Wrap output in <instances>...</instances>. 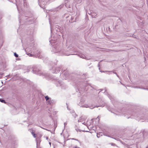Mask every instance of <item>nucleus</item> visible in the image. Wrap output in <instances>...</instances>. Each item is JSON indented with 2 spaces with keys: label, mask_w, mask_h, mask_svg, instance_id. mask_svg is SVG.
<instances>
[{
  "label": "nucleus",
  "mask_w": 148,
  "mask_h": 148,
  "mask_svg": "<svg viewBox=\"0 0 148 148\" xmlns=\"http://www.w3.org/2000/svg\"><path fill=\"white\" fill-rule=\"evenodd\" d=\"M121 111L122 112H123V110H121Z\"/></svg>",
  "instance_id": "09e8293b"
},
{
  "label": "nucleus",
  "mask_w": 148,
  "mask_h": 148,
  "mask_svg": "<svg viewBox=\"0 0 148 148\" xmlns=\"http://www.w3.org/2000/svg\"><path fill=\"white\" fill-rule=\"evenodd\" d=\"M94 13H92V14H91V15L92 16V17H95V16H96V14L95 15L94 14Z\"/></svg>",
  "instance_id": "6ab92c4d"
},
{
  "label": "nucleus",
  "mask_w": 148,
  "mask_h": 148,
  "mask_svg": "<svg viewBox=\"0 0 148 148\" xmlns=\"http://www.w3.org/2000/svg\"><path fill=\"white\" fill-rule=\"evenodd\" d=\"M49 42L51 45L53 46L52 51L54 53H58L59 55L61 56H68L71 55L65 51L61 46H60L58 43H56V42H55L53 39L50 40Z\"/></svg>",
  "instance_id": "f257e3e1"
},
{
  "label": "nucleus",
  "mask_w": 148,
  "mask_h": 148,
  "mask_svg": "<svg viewBox=\"0 0 148 148\" xmlns=\"http://www.w3.org/2000/svg\"><path fill=\"white\" fill-rule=\"evenodd\" d=\"M32 68V71L34 73L40 76H44L45 77L47 76L48 75L47 74L43 73L41 71L39 68H38V67L36 66H33Z\"/></svg>",
  "instance_id": "f03ea898"
},
{
  "label": "nucleus",
  "mask_w": 148,
  "mask_h": 148,
  "mask_svg": "<svg viewBox=\"0 0 148 148\" xmlns=\"http://www.w3.org/2000/svg\"><path fill=\"white\" fill-rule=\"evenodd\" d=\"M87 12V11H86V13H88V14H91V15L92 13V12H90L89 13H88Z\"/></svg>",
  "instance_id": "cd10ccee"
},
{
  "label": "nucleus",
  "mask_w": 148,
  "mask_h": 148,
  "mask_svg": "<svg viewBox=\"0 0 148 148\" xmlns=\"http://www.w3.org/2000/svg\"><path fill=\"white\" fill-rule=\"evenodd\" d=\"M0 101L2 103H5V100L2 99H0Z\"/></svg>",
  "instance_id": "dca6fc26"
},
{
  "label": "nucleus",
  "mask_w": 148,
  "mask_h": 148,
  "mask_svg": "<svg viewBox=\"0 0 148 148\" xmlns=\"http://www.w3.org/2000/svg\"><path fill=\"white\" fill-rule=\"evenodd\" d=\"M105 92H106V88H105Z\"/></svg>",
  "instance_id": "ea45409f"
},
{
  "label": "nucleus",
  "mask_w": 148,
  "mask_h": 148,
  "mask_svg": "<svg viewBox=\"0 0 148 148\" xmlns=\"http://www.w3.org/2000/svg\"><path fill=\"white\" fill-rule=\"evenodd\" d=\"M55 29L57 32H60V33H57V34L60 36L63 29L62 28L59 26L58 25H56L55 27Z\"/></svg>",
  "instance_id": "7ed1b4c3"
},
{
  "label": "nucleus",
  "mask_w": 148,
  "mask_h": 148,
  "mask_svg": "<svg viewBox=\"0 0 148 148\" xmlns=\"http://www.w3.org/2000/svg\"><path fill=\"white\" fill-rule=\"evenodd\" d=\"M40 142V139L39 138H38L36 139V147L38 148V145H39Z\"/></svg>",
  "instance_id": "6e6552de"
},
{
  "label": "nucleus",
  "mask_w": 148,
  "mask_h": 148,
  "mask_svg": "<svg viewBox=\"0 0 148 148\" xmlns=\"http://www.w3.org/2000/svg\"><path fill=\"white\" fill-rule=\"evenodd\" d=\"M49 143L50 145V146L51 147V142H49Z\"/></svg>",
  "instance_id": "e433bc0d"
},
{
  "label": "nucleus",
  "mask_w": 148,
  "mask_h": 148,
  "mask_svg": "<svg viewBox=\"0 0 148 148\" xmlns=\"http://www.w3.org/2000/svg\"><path fill=\"white\" fill-rule=\"evenodd\" d=\"M75 140H77V139H75Z\"/></svg>",
  "instance_id": "49530a36"
},
{
  "label": "nucleus",
  "mask_w": 148,
  "mask_h": 148,
  "mask_svg": "<svg viewBox=\"0 0 148 148\" xmlns=\"http://www.w3.org/2000/svg\"><path fill=\"white\" fill-rule=\"evenodd\" d=\"M97 137H98V136H98V134H97Z\"/></svg>",
  "instance_id": "c03bdc74"
},
{
  "label": "nucleus",
  "mask_w": 148,
  "mask_h": 148,
  "mask_svg": "<svg viewBox=\"0 0 148 148\" xmlns=\"http://www.w3.org/2000/svg\"><path fill=\"white\" fill-rule=\"evenodd\" d=\"M67 123H64V127L65 126H66V125H67Z\"/></svg>",
  "instance_id": "2f4dec72"
},
{
  "label": "nucleus",
  "mask_w": 148,
  "mask_h": 148,
  "mask_svg": "<svg viewBox=\"0 0 148 148\" xmlns=\"http://www.w3.org/2000/svg\"><path fill=\"white\" fill-rule=\"evenodd\" d=\"M23 2H24V6H25L27 5L26 2V1H24Z\"/></svg>",
  "instance_id": "aec40b11"
},
{
  "label": "nucleus",
  "mask_w": 148,
  "mask_h": 148,
  "mask_svg": "<svg viewBox=\"0 0 148 148\" xmlns=\"http://www.w3.org/2000/svg\"><path fill=\"white\" fill-rule=\"evenodd\" d=\"M83 123V124H84V125H85V123H84H84Z\"/></svg>",
  "instance_id": "a19ab883"
},
{
  "label": "nucleus",
  "mask_w": 148,
  "mask_h": 148,
  "mask_svg": "<svg viewBox=\"0 0 148 148\" xmlns=\"http://www.w3.org/2000/svg\"><path fill=\"white\" fill-rule=\"evenodd\" d=\"M113 143H112V145H113Z\"/></svg>",
  "instance_id": "de8ad7c7"
},
{
  "label": "nucleus",
  "mask_w": 148,
  "mask_h": 148,
  "mask_svg": "<svg viewBox=\"0 0 148 148\" xmlns=\"http://www.w3.org/2000/svg\"><path fill=\"white\" fill-rule=\"evenodd\" d=\"M97 137H98V136H98V134H97Z\"/></svg>",
  "instance_id": "a18cd8bd"
},
{
  "label": "nucleus",
  "mask_w": 148,
  "mask_h": 148,
  "mask_svg": "<svg viewBox=\"0 0 148 148\" xmlns=\"http://www.w3.org/2000/svg\"><path fill=\"white\" fill-rule=\"evenodd\" d=\"M79 105L81 107L88 108V107H89L88 105L85 104H82V102H80L79 103Z\"/></svg>",
  "instance_id": "423d86ee"
},
{
  "label": "nucleus",
  "mask_w": 148,
  "mask_h": 148,
  "mask_svg": "<svg viewBox=\"0 0 148 148\" xmlns=\"http://www.w3.org/2000/svg\"><path fill=\"white\" fill-rule=\"evenodd\" d=\"M99 70H100V67L99 68ZM100 71L101 72H113V73L115 74H117L116 72H114V71H101L100 70Z\"/></svg>",
  "instance_id": "9d476101"
},
{
  "label": "nucleus",
  "mask_w": 148,
  "mask_h": 148,
  "mask_svg": "<svg viewBox=\"0 0 148 148\" xmlns=\"http://www.w3.org/2000/svg\"><path fill=\"white\" fill-rule=\"evenodd\" d=\"M78 56L82 58H84L88 60V59H87L86 58V57L83 54H78Z\"/></svg>",
  "instance_id": "1a4fd4ad"
},
{
  "label": "nucleus",
  "mask_w": 148,
  "mask_h": 148,
  "mask_svg": "<svg viewBox=\"0 0 148 148\" xmlns=\"http://www.w3.org/2000/svg\"><path fill=\"white\" fill-rule=\"evenodd\" d=\"M108 97L110 98V100H111V101H112L113 99V97L111 96L110 95H108Z\"/></svg>",
  "instance_id": "f8f14e48"
},
{
  "label": "nucleus",
  "mask_w": 148,
  "mask_h": 148,
  "mask_svg": "<svg viewBox=\"0 0 148 148\" xmlns=\"http://www.w3.org/2000/svg\"><path fill=\"white\" fill-rule=\"evenodd\" d=\"M45 99L47 101L50 98L48 96H47L45 97Z\"/></svg>",
  "instance_id": "4468645a"
},
{
  "label": "nucleus",
  "mask_w": 148,
  "mask_h": 148,
  "mask_svg": "<svg viewBox=\"0 0 148 148\" xmlns=\"http://www.w3.org/2000/svg\"><path fill=\"white\" fill-rule=\"evenodd\" d=\"M32 133V135L34 137V138H36V135H35V134L34 133V132H31Z\"/></svg>",
  "instance_id": "f3484780"
},
{
  "label": "nucleus",
  "mask_w": 148,
  "mask_h": 148,
  "mask_svg": "<svg viewBox=\"0 0 148 148\" xmlns=\"http://www.w3.org/2000/svg\"><path fill=\"white\" fill-rule=\"evenodd\" d=\"M116 76L118 77H119V76L118 75L116 74Z\"/></svg>",
  "instance_id": "72a5a7b5"
},
{
  "label": "nucleus",
  "mask_w": 148,
  "mask_h": 148,
  "mask_svg": "<svg viewBox=\"0 0 148 148\" xmlns=\"http://www.w3.org/2000/svg\"><path fill=\"white\" fill-rule=\"evenodd\" d=\"M49 22H50V25H51V33H52V32H53V30H52L51 25L50 21H49Z\"/></svg>",
  "instance_id": "bb28decb"
},
{
  "label": "nucleus",
  "mask_w": 148,
  "mask_h": 148,
  "mask_svg": "<svg viewBox=\"0 0 148 148\" xmlns=\"http://www.w3.org/2000/svg\"><path fill=\"white\" fill-rule=\"evenodd\" d=\"M135 88H141V89H147L145 88H140V87H136Z\"/></svg>",
  "instance_id": "a878e982"
},
{
  "label": "nucleus",
  "mask_w": 148,
  "mask_h": 148,
  "mask_svg": "<svg viewBox=\"0 0 148 148\" xmlns=\"http://www.w3.org/2000/svg\"><path fill=\"white\" fill-rule=\"evenodd\" d=\"M75 148H80L79 147H77L76 146V147H75Z\"/></svg>",
  "instance_id": "4c0bfd02"
},
{
  "label": "nucleus",
  "mask_w": 148,
  "mask_h": 148,
  "mask_svg": "<svg viewBox=\"0 0 148 148\" xmlns=\"http://www.w3.org/2000/svg\"><path fill=\"white\" fill-rule=\"evenodd\" d=\"M138 117L139 118V119H143V117H142V116H140V115H139L138 116H137V119H136L137 120H139V118H138Z\"/></svg>",
  "instance_id": "ddd939ff"
},
{
  "label": "nucleus",
  "mask_w": 148,
  "mask_h": 148,
  "mask_svg": "<svg viewBox=\"0 0 148 148\" xmlns=\"http://www.w3.org/2000/svg\"><path fill=\"white\" fill-rule=\"evenodd\" d=\"M37 56H38V58L40 59H42L43 58L41 56V55H40V54H39L38 56V55H37Z\"/></svg>",
  "instance_id": "2eb2a0df"
},
{
  "label": "nucleus",
  "mask_w": 148,
  "mask_h": 148,
  "mask_svg": "<svg viewBox=\"0 0 148 148\" xmlns=\"http://www.w3.org/2000/svg\"><path fill=\"white\" fill-rule=\"evenodd\" d=\"M128 114H132V115H133V113L132 114L131 113H129V112H126V113H125V114H128ZM134 115H135V114H134Z\"/></svg>",
  "instance_id": "b1692460"
},
{
  "label": "nucleus",
  "mask_w": 148,
  "mask_h": 148,
  "mask_svg": "<svg viewBox=\"0 0 148 148\" xmlns=\"http://www.w3.org/2000/svg\"><path fill=\"white\" fill-rule=\"evenodd\" d=\"M54 101L53 100H51V99H50L47 101V103L48 104L52 105L53 104Z\"/></svg>",
  "instance_id": "0eeeda50"
},
{
  "label": "nucleus",
  "mask_w": 148,
  "mask_h": 148,
  "mask_svg": "<svg viewBox=\"0 0 148 148\" xmlns=\"http://www.w3.org/2000/svg\"><path fill=\"white\" fill-rule=\"evenodd\" d=\"M59 84L60 85V86H61L62 84V82L61 81H58Z\"/></svg>",
  "instance_id": "4be33fe9"
},
{
  "label": "nucleus",
  "mask_w": 148,
  "mask_h": 148,
  "mask_svg": "<svg viewBox=\"0 0 148 148\" xmlns=\"http://www.w3.org/2000/svg\"><path fill=\"white\" fill-rule=\"evenodd\" d=\"M75 130H76V131L77 132H78V131L80 132H81V130L79 129H75Z\"/></svg>",
  "instance_id": "393cba45"
},
{
  "label": "nucleus",
  "mask_w": 148,
  "mask_h": 148,
  "mask_svg": "<svg viewBox=\"0 0 148 148\" xmlns=\"http://www.w3.org/2000/svg\"><path fill=\"white\" fill-rule=\"evenodd\" d=\"M63 71V70L62 69L61 70V71Z\"/></svg>",
  "instance_id": "79ce46f5"
},
{
  "label": "nucleus",
  "mask_w": 148,
  "mask_h": 148,
  "mask_svg": "<svg viewBox=\"0 0 148 148\" xmlns=\"http://www.w3.org/2000/svg\"><path fill=\"white\" fill-rule=\"evenodd\" d=\"M38 147H40V146H38Z\"/></svg>",
  "instance_id": "864d4df0"
},
{
  "label": "nucleus",
  "mask_w": 148,
  "mask_h": 148,
  "mask_svg": "<svg viewBox=\"0 0 148 148\" xmlns=\"http://www.w3.org/2000/svg\"><path fill=\"white\" fill-rule=\"evenodd\" d=\"M48 130V131H49V130Z\"/></svg>",
  "instance_id": "3c124183"
},
{
  "label": "nucleus",
  "mask_w": 148,
  "mask_h": 148,
  "mask_svg": "<svg viewBox=\"0 0 148 148\" xmlns=\"http://www.w3.org/2000/svg\"><path fill=\"white\" fill-rule=\"evenodd\" d=\"M47 3L46 0H41L40 3L39 4L40 6L43 9H44L45 8V5Z\"/></svg>",
  "instance_id": "20e7f679"
},
{
  "label": "nucleus",
  "mask_w": 148,
  "mask_h": 148,
  "mask_svg": "<svg viewBox=\"0 0 148 148\" xmlns=\"http://www.w3.org/2000/svg\"><path fill=\"white\" fill-rule=\"evenodd\" d=\"M72 139L75 140V138H72Z\"/></svg>",
  "instance_id": "37998d69"
},
{
  "label": "nucleus",
  "mask_w": 148,
  "mask_h": 148,
  "mask_svg": "<svg viewBox=\"0 0 148 148\" xmlns=\"http://www.w3.org/2000/svg\"><path fill=\"white\" fill-rule=\"evenodd\" d=\"M73 115L75 118L77 116V115L74 113L73 114Z\"/></svg>",
  "instance_id": "412c9836"
},
{
  "label": "nucleus",
  "mask_w": 148,
  "mask_h": 148,
  "mask_svg": "<svg viewBox=\"0 0 148 148\" xmlns=\"http://www.w3.org/2000/svg\"><path fill=\"white\" fill-rule=\"evenodd\" d=\"M38 1H39V0H38Z\"/></svg>",
  "instance_id": "5fc2aeb1"
},
{
  "label": "nucleus",
  "mask_w": 148,
  "mask_h": 148,
  "mask_svg": "<svg viewBox=\"0 0 148 148\" xmlns=\"http://www.w3.org/2000/svg\"><path fill=\"white\" fill-rule=\"evenodd\" d=\"M82 1V0H78L77 1V3H81Z\"/></svg>",
  "instance_id": "c85d7f7f"
},
{
  "label": "nucleus",
  "mask_w": 148,
  "mask_h": 148,
  "mask_svg": "<svg viewBox=\"0 0 148 148\" xmlns=\"http://www.w3.org/2000/svg\"><path fill=\"white\" fill-rule=\"evenodd\" d=\"M52 72L53 73H58L60 70V67H58L56 68H53L52 69Z\"/></svg>",
  "instance_id": "39448f33"
},
{
  "label": "nucleus",
  "mask_w": 148,
  "mask_h": 148,
  "mask_svg": "<svg viewBox=\"0 0 148 148\" xmlns=\"http://www.w3.org/2000/svg\"><path fill=\"white\" fill-rule=\"evenodd\" d=\"M1 76H0V78H1Z\"/></svg>",
  "instance_id": "603ef678"
},
{
  "label": "nucleus",
  "mask_w": 148,
  "mask_h": 148,
  "mask_svg": "<svg viewBox=\"0 0 148 148\" xmlns=\"http://www.w3.org/2000/svg\"><path fill=\"white\" fill-rule=\"evenodd\" d=\"M28 55H29V56H33V55L30 54H29Z\"/></svg>",
  "instance_id": "7c9ffc66"
},
{
  "label": "nucleus",
  "mask_w": 148,
  "mask_h": 148,
  "mask_svg": "<svg viewBox=\"0 0 148 148\" xmlns=\"http://www.w3.org/2000/svg\"><path fill=\"white\" fill-rule=\"evenodd\" d=\"M98 66H99V67L100 66V64H99V63H98Z\"/></svg>",
  "instance_id": "f704fd0d"
},
{
  "label": "nucleus",
  "mask_w": 148,
  "mask_h": 148,
  "mask_svg": "<svg viewBox=\"0 0 148 148\" xmlns=\"http://www.w3.org/2000/svg\"><path fill=\"white\" fill-rule=\"evenodd\" d=\"M48 139V137H46V139Z\"/></svg>",
  "instance_id": "58836bf2"
},
{
  "label": "nucleus",
  "mask_w": 148,
  "mask_h": 148,
  "mask_svg": "<svg viewBox=\"0 0 148 148\" xmlns=\"http://www.w3.org/2000/svg\"><path fill=\"white\" fill-rule=\"evenodd\" d=\"M18 11H19L18 6L16 5Z\"/></svg>",
  "instance_id": "473e14b6"
},
{
  "label": "nucleus",
  "mask_w": 148,
  "mask_h": 148,
  "mask_svg": "<svg viewBox=\"0 0 148 148\" xmlns=\"http://www.w3.org/2000/svg\"><path fill=\"white\" fill-rule=\"evenodd\" d=\"M125 51V50H124L122 49V50H117V51H116V52H118V51Z\"/></svg>",
  "instance_id": "5701e85b"
},
{
  "label": "nucleus",
  "mask_w": 148,
  "mask_h": 148,
  "mask_svg": "<svg viewBox=\"0 0 148 148\" xmlns=\"http://www.w3.org/2000/svg\"><path fill=\"white\" fill-rule=\"evenodd\" d=\"M14 55L16 58H17L18 57V55L16 53H14Z\"/></svg>",
  "instance_id": "a211bd4d"
},
{
  "label": "nucleus",
  "mask_w": 148,
  "mask_h": 148,
  "mask_svg": "<svg viewBox=\"0 0 148 148\" xmlns=\"http://www.w3.org/2000/svg\"><path fill=\"white\" fill-rule=\"evenodd\" d=\"M82 131L83 132H88V131H85V130H82Z\"/></svg>",
  "instance_id": "c9c22d12"
},
{
  "label": "nucleus",
  "mask_w": 148,
  "mask_h": 148,
  "mask_svg": "<svg viewBox=\"0 0 148 148\" xmlns=\"http://www.w3.org/2000/svg\"><path fill=\"white\" fill-rule=\"evenodd\" d=\"M63 72H64V75L66 76V77H67L68 76V73L66 71H65V70H64Z\"/></svg>",
  "instance_id": "9b49d317"
},
{
  "label": "nucleus",
  "mask_w": 148,
  "mask_h": 148,
  "mask_svg": "<svg viewBox=\"0 0 148 148\" xmlns=\"http://www.w3.org/2000/svg\"><path fill=\"white\" fill-rule=\"evenodd\" d=\"M98 117H99V116L98 117H97V119L98 118Z\"/></svg>",
  "instance_id": "8fccbe9b"
},
{
  "label": "nucleus",
  "mask_w": 148,
  "mask_h": 148,
  "mask_svg": "<svg viewBox=\"0 0 148 148\" xmlns=\"http://www.w3.org/2000/svg\"><path fill=\"white\" fill-rule=\"evenodd\" d=\"M73 18L72 17H71V21H72V22H74L75 21H73Z\"/></svg>",
  "instance_id": "c756f323"
}]
</instances>
